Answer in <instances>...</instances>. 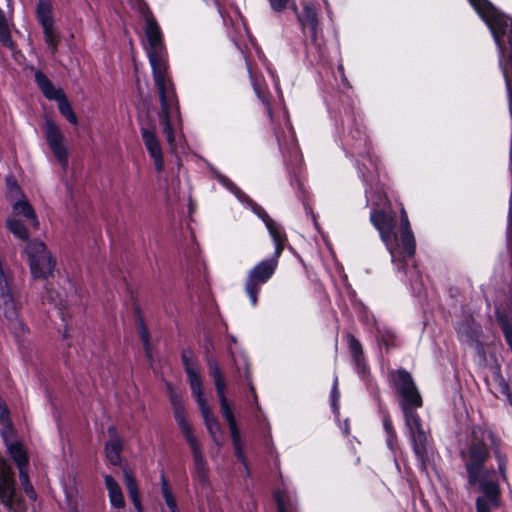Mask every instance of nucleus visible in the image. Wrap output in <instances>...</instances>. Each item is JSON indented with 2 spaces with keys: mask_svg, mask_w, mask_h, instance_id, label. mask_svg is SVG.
<instances>
[{
  "mask_svg": "<svg viewBox=\"0 0 512 512\" xmlns=\"http://www.w3.org/2000/svg\"><path fill=\"white\" fill-rule=\"evenodd\" d=\"M104 482L111 508L114 512H120L125 507L124 494L120 485L111 475H105Z\"/></svg>",
  "mask_w": 512,
  "mask_h": 512,
  "instance_id": "4468645a",
  "label": "nucleus"
},
{
  "mask_svg": "<svg viewBox=\"0 0 512 512\" xmlns=\"http://www.w3.org/2000/svg\"><path fill=\"white\" fill-rule=\"evenodd\" d=\"M0 41L6 47L12 46V39L9 30V23L0 9Z\"/></svg>",
  "mask_w": 512,
  "mask_h": 512,
  "instance_id": "a878e982",
  "label": "nucleus"
},
{
  "mask_svg": "<svg viewBox=\"0 0 512 512\" xmlns=\"http://www.w3.org/2000/svg\"><path fill=\"white\" fill-rule=\"evenodd\" d=\"M393 381L402 397L401 406L414 453L421 461H424L427 454L428 437L419 416L411 410V408L422 406L421 395L418 392L412 376L408 372L404 370L397 371L393 374Z\"/></svg>",
  "mask_w": 512,
  "mask_h": 512,
  "instance_id": "7ed1b4c3",
  "label": "nucleus"
},
{
  "mask_svg": "<svg viewBox=\"0 0 512 512\" xmlns=\"http://www.w3.org/2000/svg\"><path fill=\"white\" fill-rule=\"evenodd\" d=\"M277 259L278 258L274 256L272 259L261 261L249 272L245 290L252 306H256L257 304V295L260 291V286L266 283L274 274L278 264Z\"/></svg>",
  "mask_w": 512,
  "mask_h": 512,
  "instance_id": "9d476101",
  "label": "nucleus"
},
{
  "mask_svg": "<svg viewBox=\"0 0 512 512\" xmlns=\"http://www.w3.org/2000/svg\"><path fill=\"white\" fill-rule=\"evenodd\" d=\"M275 500L277 503L278 512H291L293 506V499L286 491H276Z\"/></svg>",
  "mask_w": 512,
  "mask_h": 512,
  "instance_id": "b1692460",
  "label": "nucleus"
},
{
  "mask_svg": "<svg viewBox=\"0 0 512 512\" xmlns=\"http://www.w3.org/2000/svg\"><path fill=\"white\" fill-rule=\"evenodd\" d=\"M37 18L42 27L54 24L52 16V7L48 0H39L37 5Z\"/></svg>",
  "mask_w": 512,
  "mask_h": 512,
  "instance_id": "5701e85b",
  "label": "nucleus"
},
{
  "mask_svg": "<svg viewBox=\"0 0 512 512\" xmlns=\"http://www.w3.org/2000/svg\"><path fill=\"white\" fill-rule=\"evenodd\" d=\"M25 252L33 278L46 279L52 275L56 261L42 241H30L25 248Z\"/></svg>",
  "mask_w": 512,
  "mask_h": 512,
  "instance_id": "1a4fd4ad",
  "label": "nucleus"
},
{
  "mask_svg": "<svg viewBox=\"0 0 512 512\" xmlns=\"http://www.w3.org/2000/svg\"><path fill=\"white\" fill-rule=\"evenodd\" d=\"M19 469V479L22 484V486H25L27 484H30L28 473L25 470V467L18 468Z\"/></svg>",
  "mask_w": 512,
  "mask_h": 512,
  "instance_id": "473e14b6",
  "label": "nucleus"
},
{
  "mask_svg": "<svg viewBox=\"0 0 512 512\" xmlns=\"http://www.w3.org/2000/svg\"><path fill=\"white\" fill-rule=\"evenodd\" d=\"M6 198L11 206V216L6 220L7 229L16 238L28 240L29 231L21 219L38 229L40 223L34 207L14 179H7Z\"/></svg>",
  "mask_w": 512,
  "mask_h": 512,
  "instance_id": "39448f33",
  "label": "nucleus"
},
{
  "mask_svg": "<svg viewBox=\"0 0 512 512\" xmlns=\"http://www.w3.org/2000/svg\"><path fill=\"white\" fill-rule=\"evenodd\" d=\"M338 379L335 378L334 384L331 391V406L333 411L336 414H339V406H338V400H339V391H338Z\"/></svg>",
  "mask_w": 512,
  "mask_h": 512,
  "instance_id": "7c9ffc66",
  "label": "nucleus"
},
{
  "mask_svg": "<svg viewBox=\"0 0 512 512\" xmlns=\"http://www.w3.org/2000/svg\"><path fill=\"white\" fill-rule=\"evenodd\" d=\"M172 404L175 421L178 424L193 454V474L199 482L205 483L207 481L208 465L204 457L201 444L194 435L193 429L186 418L185 409L177 397H172Z\"/></svg>",
  "mask_w": 512,
  "mask_h": 512,
  "instance_id": "6e6552de",
  "label": "nucleus"
},
{
  "mask_svg": "<svg viewBox=\"0 0 512 512\" xmlns=\"http://www.w3.org/2000/svg\"><path fill=\"white\" fill-rule=\"evenodd\" d=\"M229 428H230V432H231V437H232L235 453L239 459L243 460L244 456H243V451H242L241 438H240V433L237 429V425L236 424L230 425Z\"/></svg>",
  "mask_w": 512,
  "mask_h": 512,
  "instance_id": "c85d7f7f",
  "label": "nucleus"
},
{
  "mask_svg": "<svg viewBox=\"0 0 512 512\" xmlns=\"http://www.w3.org/2000/svg\"><path fill=\"white\" fill-rule=\"evenodd\" d=\"M0 502L9 510L20 511V503L15 498L13 472L0 455Z\"/></svg>",
  "mask_w": 512,
  "mask_h": 512,
  "instance_id": "f8f14e48",
  "label": "nucleus"
},
{
  "mask_svg": "<svg viewBox=\"0 0 512 512\" xmlns=\"http://www.w3.org/2000/svg\"><path fill=\"white\" fill-rule=\"evenodd\" d=\"M496 457H497V461H498V470L500 472V474L502 475L503 479H506V474H505V460L504 458L496 453Z\"/></svg>",
  "mask_w": 512,
  "mask_h": 512,
  "instance_id": "72a5a7b5",
  "label": "nucleus"
},
{
  "mask_svg": "<svg viewBox=\"0 0 512 512\" xmlns=\"http://www.w3.org/2000/svg\"><path fill=\"white\" fill-rule=\"evenodd\" d=\"M8 409L5 403L0 399V420L4 421L8 419Z\"/></svg>",
  "mask_w": 512,
  "mask_h": 512,
  "instance_id": "c9c22d12",
  "label": "nucleus"
},
{
  "mask_svg": "<svg viewBox=\"0 0 512 512\" xmlns=\"http://www.w3.org/2000/svg\"><path fill=\"white\" fill-rule=\"evenodd\" d=\"M141 137L144 145L154 162L155 169L160 172L164 168V160L160 142L156 136L155 128L141 127Z\"/></svg>",
  "mask_w": 512,
  "mask_h": 512,
  "instance_id": "ddd939ff",
  "label": "nucleus"
},
{
  "mask_svg": "<svg viewBox=\"0 0 512 512\" xmlns=\"http://www.w3.org/2000/svg\"><path fill=\"white\" fill-rule=\"evenodd\" d=\"M207 364L219 399L226 398V383L219 366L212 359H209Z\"/></svg>",
  "mask_w": 512,
  "mask_h": 512,
  "instance_id": "412c9836",
  "label": "nucleus"
},
{
  "mask_svg": "<svg viewBox=\"0 0 512 512\" xmlns=\"http://www.w3.org/2000/svg\"><path fill=\"white\" fill-rule=\"evenodd\" d=\"M23 489L31 500H36L37 495L31 483L23 486Z\"/></svg>",
  "mask_w": 512,
  "mask_h": 512,
  "instance_id": "f704fd0d",
  "label": "nucleus"
},
{
  "mask_svg": "<svg viewBox=\"0 0 512 512\" xmlns=\"http://www.w3.org/2000/svg\"><path fill=\"white\" fill-rule=\"evenodd\" d=\"M469 2L489 27L501 55L504 52V36L507 35L509 57L512 60V20L500 14L487 0H469Z\"/></svg>",
  "mask_w": 512,
  "mask_h": 512,
  "instance_id": "0eeeda50",
  "label": "nucleus"
},
{
  "mask_svg": "<svg viewBox=\"0 0 512 512\" xmlns=\"http://www.w3.org/2000/svg\"><path fill=\"white\" fill-rule=\"evenodd\" d=\"M293 11L297 14L299 21L304 27H309L311 30L315 31L317 26V15L316 10L312 5H304L303 11L301 13H298V9L294 5Z\"/></svg>",
  "mask_w": 512,
  "mask_h": 512,
  "instance_id": "4be33fe9",
  "label": "nucleus"
},
{
  "mask_svg": "<svg viewBox=\"0 0 512 512\" xmlns=\"http://www.w3.org/2000/svg\"><path fill=\"white\" fill-rule=\"evenodd\" d=\"M35 80L47 99L55 100L58 102L60 98L66 96L61 88H56L52 82L41 72L37 71L35 73Z\"/></svg>",
  "mask_w": 512,
  "mask_h": 512,
  "instance_id": "f3484780",
  "label": "nucleus"
},
{
  "mask_svg": "<svg viewBox=\"0 0 512 512\" xmlns=\"http://www.w3.org/2000/svg\"><path fill=\"white\" fill-rule=\"evenodd\" d=\"M489 441H492L491 434L481 429L473 430V442L468 452L463 455L469 483L471 485L479 484L480 490L487 497V500L483 498L477 500L478 512H489L491 507L498 505L499 489L494 480L495 472L483 467L488 457L487 445Z\"/></svg>",
  "mask_w": 512,
  "mask_h": 512,
  "instance_id": "f03ea898",
  "label": "nucleus"
},
{
  "mask_svg": "<svg viewBox=\"0 0 512 512\" xmlns=\"http://www.w3.org/2000/svg\"><path fill=\"white\" fill-rule=\"evenodd\" d=\"M2 436L7 446V452L11 456V458L14 460L18 468L25 467L28 463V457L25 449L23 446L18 443H9L8 442V435L12 434V429L9 426H6L2 430Z\"/></svg>",
  "mask_w": 512,
  "mask_h": 512,
  "instance_id": "2eb2a0df",
  "label": "nucleus"
},
{
  "mask_svg": "<svg viewBox=\"0 0 512 512\" xmlns=\"http://www.w3.org/2000/svg\"><path fill=\"white\" fill-rule=\"evenodd\" d=\"M370 220L379 231L380 237L391 255L392 262H396L399 257H412L414 255L415 238L410 228L408 215L403 207L401 208L400 242L394 230L395 221L391 213L375 211L370 215Z\"/></svg>",
  "mask_w": 512,
  "mask_h": 512,
  "instance_id": "20e7f679",
  "label": "nucleus"
},
{
  "mask_svg": "<svg viewBox=\"0 0 512 512\" xmlns=\"http://www.w3.org/2000/svg\"><path fill=\"white\" fill-rule=\"evenodd\" d=\"M145 35L149 46L147 55L160 97L159 122L168 144L173 147L175 143L173 122L179 118L178 102L173 85L166 74V51L160 28L154 18H146Z\"/></svg>",
  "mask_w": 512,
  "mask_h": 512,
  "instance_id": "f257e3e1",
  "label": "nucleus"
},
{
  "mask_svg": "<svg viewBox=\"0 0 512 512\" xmlns=\"http://www.w3.org/2000/svg\"><path fill=\"white\" fill-rule=\"evenodd\" d=\"M44 32L45 42L52 52L56 51L58 44V36L54 29V24L50 26L42 27Z\"/></svg>",
  "mask_w": 512,
  "mask_h": 512,
  "instance_id": "bb28decb",
  "label": "nucleus"
},
{
  "mask_svg": "<svg viewBox=\"0 0 512 512\" xmlns=\"http://www.w3.org/2000/svg\"><path fill=\"white\" fill-rule=\"evenodd\" d=\"M259 217L263 219L265 226L275 243L274 256L278 258L283 252L286 236L266 213L263 212V214H259Z\"/></svg>",
  "mask_w": 512,
  "mask_h": 512,
  "instance_id": "dca6fc26",
  "label": "nucleus"
},
{
  "mask_svg": "<svg viewBox=\"0 0 512 512\" xmlns=\"http://www.w3.org/2000/svg\"><path fill=\"white\" fill-rule=\"evenodd\" d=\"M109 432L111 433L112 438L105 446L106 457L110 464L119 465L121 462L120 451L122 449V442L113 427L109 428Z\"/></svg>",
  "mask_w": 512,
  "mask_h": 512,
  "instance_id": "a211bd4d",
  "label": "nucleus"
},
{
  "mask_svg": "<svg viewBox=\"0 0 512 512\" xmlns=\"http://www.w3.org/2000/svg\"><path fill=\"white\" fill-rule=\"evenodd\" d=\"M266 106H267V111H268L269 116H272V112H271V108H270L269 104L266 103Z\"/></svg>",
  "mask_w": 512,
  "mask_h": 512,
  "instance_id": "ea45409f",
  "label": "nucleus"
},
{
  "mask_svg": "<svg viewBox=\"0 0 512 512\" xmlns=\"http://www.w3.org/2000/svg\"><path fill=\"white\" fill-rule=\"evenodd\" d=\"M290 0H269L270 6L275 11H282Z\"/></svg>",
  "mask_w": 512,
  "mask_h": 512,
  "instance_id": "2f4dec72",
  "label": "nucleus"
},
{
  "mask_svg": "<svg viewBox=\"0 0 512 512\" xmlns=\"http://www.w3.org/2000/svg\"><path fill=\"white\" fill-rule=\"evenodd\" d=\"M347 342L354 361L359 363L362 356V346L360 342L353 335H347Z\"/></svg>",
  "mask_w": 512,
  "mask_h": 512,
  "instance_id": "cd10ccee",
  "label": "nucleus"
},
{
  "mask_svg": "<svg viewBox=\"0 0 512 512\" xmlns=\"http://www.w3.org/2000/svg\"><path fill=\"white\" fill-rule=\"evenodd\" d=\"M383 425H384V429H385V431L387 432L388 435L392 434V433H395V431L393 429V426H392V422H391L389 417H386L384 419Z\"/></svg>",
  "mask_w": 512,
  "mask_h": 512,
  "instance_id": "e433bc0d",
  "label": "nucleus"
},
{
  "mask_svg": "<svg viewBox=\"0 0 512 512\" xmlns=\"http://www.w3.org/2000/svg\"><path fill=\"white\" fill-rule=\"evenodd\" d=\"M348 432H349V430H348V424H347V423H345V433H348Z\"/></svg>",
  "mask_w": 512,
  "mask_h": 512,
  "instance_id": "a19ab883",
  "label": "nucleus"
},
{
  "mask_svg": "<svg viewBox=\"0 0 512 512\" xmlns=\"http://www.w3.org/2000/svg\"><path fill=\"white\" fill-rule=\"evenodd\" d=\"M66 492V495L68 497L69 500H73L74 497L76 496L77 492L74 491L72 488L68 491V490H65Z\"/></svg>",
  "mask_w": 512,
  "mask_h": 512,
  "instance_id": "58836bf2",
  "label": "nucleus"
},
{
  "mask_svg": "<svg viewBox=\"0 0 512 512\" xmlns=\"http://www.w3.org/2000/svg\"><path fill=\"white\" fill-rule=\"evenodd\" d=\"M160 484H161V495L162 498L167 506L168 511L163 512H179L176 498L174 496V493L172 491L171 486L169 485V482L164 474V472L160 475Z\"/></svg>",
  "mask_w": 512,
  "mask_h": 512,
  "instance_id": "aec40b11",
  "label": "nucleus"
},
{
  "mask_svg": "<svg viewBox=\"0 0 512 512\" xmlns=\"http://www.w3.org/2000/svg\"><path fill=\"white\" fill-rule=\"evenodd\" d=\"M57 104H58V109H59L60 113L62 114V116H64L67 119V121L70 122L71 124L76 125L78 122V119H77V116L74 113L72 106H71L70 102L68 101L67 97L65 96V97L60 98V100L57 102Z\"/></svg>",
  "mask_w": 512,
  "mask_h": 512,
  "instance_id": "393cba45",
  "label": "nucleus"
},
{
  "mask_svg": "<svg viewBox=\"0 0 512 512\" xmlns=\"http://www.w3.org/2000/svg\"><path fill=\"white\" fill-rule=\"evenodd\" d=\"M183 360L185 371L187 374V380L190 385L192 395L195 397L198 407L200 409L205 426L213 442L218 447H221V428L217 419L214 417L210 406L208 405V401L204 393L203 382L199 374L198 367L195 363L189 362L185 355L183 356Z\"/></svg>",
  "mask_w": 512,
  "mask_h": 512,
  "instance_id": "423d86ee",
  "label": "nucleus"
},
{
  "mask_svg": "<svg viewBox=\"0 0 512 512\" xmlns=\"http://www.w3.org/2000/svg\"><path fill=\"white\" fill-rule=\"evenodd\" d=\"M44 133L53 155L63 166H66L68 163L66 138L60 127L49 117H46L44 121Z\"/></svg>",
  "mask_w": 512,
  "mask_h": 512,
  "instance_id": "9b49d317",
  "label": "nucleus"
},
{
  "mask_svg": "<svg viewBox=\"0 0 512 512\" xmlns=\"http://www.w3.org/2000/svg\"><path fill=\"white\" fill-rule=\"evenodd\" d=\"M221 413L228 422V425L236 424L235 417L227 398L219 399Z\"/></svg>",
  "mask_w": 512,
  "mask_h": 512,
  "instance_id": "c756f323",
  "label": "nucleus"
},
{
  "mask_svg": "<svg viewBox=\"0 0 512 512\" xmlns=\"http://www.w3.org/2000/svg\"><path fill=\"white\" fill-rule=\"evenodd\" d=\"M395 441H396V433L389 434L387 437V445L390 450L394 449Z\"/></svg>",
  "mask_w": 512,
  "mask_h": 512,
  "instance_id": "4c0bfd02",
  "label": "nucleus"
},
{
  "mask_svg": "<svg viewBox=\"0 0 512 512\" xmlns=\"http://www.w3.org/2000/svg\"><path fill=\"white\" fill-rule=\"evenodd\" d=\"M124 481H125L128 495L131 499V502L134 505L136 512H143V507H142V503H141V497L139 494L138 484H137L133 474L129 470L124 471Z\"/></svg>",
  "mask_w": 512,
  "mask_h": 512,
  "instance_id": "6ab92c4d",
  "label": "nucleus"
}]
</instances>
